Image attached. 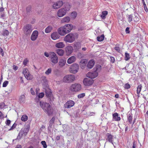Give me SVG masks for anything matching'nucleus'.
<instances>
[{"instance_id":"64","label":"nucleus","mask_w":148,"mask_h":148,"mask_svg":"<svg viewBox=\"0 0 148 148\" xmlns=\"http://www.w3.org/2000/svg\"><path fill=\"white\" fill-rule=\"evenodd\" d=\"M125 32L127 34H129L130 33L129 30V28L128 27H127L125 29Z\"/></svg>"},{"instance_id":"34","label":"nucleus","mask_w":148,"mask_h":148,"mask_svg":"<svg viewBox=\"0 0 148 148\" xmlns=\"http://www.w3.org/2000/svg\"><path fill=\"white\" fill-rule=\"evenodd\" d=\"M21 120L25 122L28 120V116L26 115H23L21 117Z\"/></svg>"},{"instance_id":"18","label":"nucleus","mask_w":148,"mask_h":148,"mask_svg":"<svg viewBox=\"0 0 148 148\" xmlns=\"http://www.w3.org/2000/svg\"><path fill=\"white\" fill-rule=\"evenodd\" d=\"M66 55L69 56L72 53L73 49L71 46H68L66 47Z\"/></svg>"},{"instance_id":"54","label":"nucleus","mask_w":148,"mask_h":148,"mask_svg":"<svg viewBox=\"0 0 148 148\" xmlns=\"http://www.w3.org/2000/svg\"><path fill=\"white\" fill-rule=\"evenodd\" d=\"M124 87L125 88L129 89L130 88V86L129 84L127 83L124 85Z\"/></svg>"},{"instance_id":"5","label":"nucleus","mask_w":148,"mask_h":148,"mask_svg":"<svg viewBox=\"0 0 148 148\" xmlns=\"http://www.w3.org/2000/svg\"><path fill=\"white\" fill-rule=\"evenodd\" d=\"M75 80V76L73 75H65L63 78V82L67 83L72 82Z\"/></svg>"},{"instance_id":"29","label":"nucleus","mask_w":148,"mask_h":148,"mask_svg":"<svg viewBox=\"0 0 148 148\" xmlns=\"http://www.w3.org/2000/svg\"><path fill=\"white\" fill-rule=\"evenodd\" d=\"M81 45L79 42H75L74 44V47L76 49L78 50L81 47Z\"/></svg>"},{"instance_id":"44","label":"nucleus","mask_w":148,"mask_h":148,"mask_svg":"<svg viewBox=\"0 0 148 148\" xmlns=\"http://www.w3.org/2000/svg\"><path fill=\"white\" fill-rule=\"evenodd\" d=\"M77 14V13L76 12H73L71 13V17L74 19L76 17Z\"/></svg>"},{"instance_id":"20","label":"nucleus","mask_w":148,"mask_h":148,"mask_svg":"<svg viewBox=\"0 0 148 148\" xmlns=\"http://www.w3.org/2000/svg\"><path fill=\"white\" fill-rule=\"evenodd\" d=\"M112 118L113 120L116 121H119L121 120V118L119 116L118 114L116 112L112 114Z\"/></svg>"},{"instance_id":"45","label":"nucleus","mask_w":148,"mask_h":148,"mask_svg":"<svg viewBox=\"0 0 148 148\" xmlns=\"http://www.w3.org/2000/svg\"><path fill=\"white\" fill-rule=\"evenodd\" d=\"M25 77L27 79V80H32L33 78V77L32 75H31L29 73Z\"/></svg>"},{"instance_id":"40","label":"nucleus","mask_w":148,"mask_h":148,"mask_svg":"<svg viewBox=\"0 0 148 148\" xmlns=\"http://www.w3.org/2000/svg\"><path fill=\"white\" fill-rule=\"evenodd\" d=\"M142 86L141 84H140L138 86L137 89V94H140L142 89Z\"/></svg>"},{"instance_id":"6","label":"nucleus","mask_w":148,"mask_h":148,"mask_svg":"<svg viewBox=\"0 0 148 148\" xmlns=\"http://www.w3.org/2000/svg\"><path fill=\"white\" fill-rule=\"evenodd\" d=\"M79 68L78 64L76 63H74L70 66L69 71L71 73L75 74L77 72Z\"/></svg>"},{"instance_id":"61","label":"nucleus","mask_w":148,"mask_h":148,"mask_svg":"<svg viewBox=\"0 0 148 148\" xmlns=\"http://www.w3.org/2000/svg\"><path fill=\"white\" fill-rule=\"evenodd\" d=\"M0 54L2 55V56H4L3 51V49L1 48H0Z\"/></svg>"},{"instance_id":"59","label":"nucleus","mask_w":148,"mask_h":148,"mask_svg":"<svg viewBox=\"0 0 148 148\" xmlns=\"http://www.w3.org/2000/svg\"><path fill=\"white\" fill-rule=\"evenodd\" d=\"M31 6H29L26 8V10L27 12H29L31 9Z\"/></svg>"},{"instance_id":"13","label":"nucleus","mask_w":148,"mask_h":148,"mask_svg":"<svg viewBox=\"0 0 148 148\" xmlns=\"http://www.w3.org/2000/svg\"><path fill=\"white\" fill-rule=\"evenodd\" d=\"M63 27L66 34L70 32L73 29V25L70 24H66Z\"/></svg>"},{"instance_id":"27","label":"nucleus","mask_w":148,"mask_h":148,"mask_svg":"<svg viewBox=\"0 0 148 148\" xmlns=\"http://www.w3.org/2000/svg\"><path fill=\"white\" fill-rule=\"evenodd\" d=\"M56 53L60 56H62L64 54V51L62 49H58L56 50Z\"/></svg>"},{"instance_id":"19","label":"nucleus","mask_w":148,"mask_h":148,"mask_svg":"<svg viewBox=\"0 0 148 148\" xmlns=\"http://www.w3.org/2000/svg\"><path fill=\"white\" fill-rule=\"evenodd\" d=\"M107 138L106 140L109 142L111 143L113 145H114L113 142V136L110 133H108L107 135Z\"/></svg>"},{"instance_id":"23","label":"nucleus","mask_w":148,"mask_h":148,"mask_svg":"<svg viewBox=\"0 0 148 148\" xmlns=\"http://www.w3.org/2000/svg\"><path fill=\"white\" fill-rule=\"evenodd\" d=\"M58 34L57 32H54L52 33L51 35V38L53 40H55L59 38L60 36Z\"/></svg>"},{"instance_id":"25","label":"nucleus","mask_w":148,"mask_h":148,"mask_svg":"<svg viewBox=\"0 0 148 148\" xmlns=\"http://www.w3.org/2000/svg\"><path fill=\"white\" fill-rule=\"evenodd\" d=\"M66 60L65 59H61L60 60L59 62V65L60 67H62L65 65Z\"/></svg>"},{"instance_id":"35","label":"nucleus","mask_w":148,"mask_h":148,"mask_svg":"<svg viewBox=\"0 0 148 148\" xmlns=\"http://www.w3.org/2000/svg\"><path fill=\"white\" fill-rule=\"evenodd\" d=\"M25 99V97L24 95H21L19 99V101L20 103L24 102Z\"/></svg>"},{"instance_id":"17","label":"nucleus","mask_w":148,"mask_h":148,"mask_svg":"<svg viewBox=\"0 0 148 148\" xmlns=\"http://www.w3.org/2000/svg\"><path fill=\"white\" fill-rule=\"evenodd\" d=\"M58 32L59 34L61 36H63L66 34L63 26L59 28L58 29Z\"/></svg>"},{"instance_id":"3","label":"nucleus","mask_w":148,"mask_h":148,"mask_svg":"<svg viewBox=\"0 0 148 148\" xmlns=\"http://www.w3.org/2000/svg\"><path fill=\"white\" fill-rule=\"evenodd\" d=\"M50 60L52 64H55L58 62V58L56 54L53 52H50Z\"/></svg>"},{"instance_id":"31","label":"nucleus","mask_w":148,"mask_h":148,"mask_svg":"<svg viewBox=\"0 0 148 148\" xmlns=\"http://www.w3.org/2000/svg\"><path fill=\"white\" fill-rule=\"evenodd\" d=\"M53 27L51 26H49L45 29V32L46 33L50 32L52 30Z\"/></svg>"},{"instance_id":"58","label":"nucleus","mask_w":148,"mask_h":148,"mask_svg":"<svg viewBox=\"0 0 148 148\" xmlns=\"http://www.w3.org/2000/svg\"><path fill=\"white\" fill-rule=\"evenodd\" d=\"M50 52L49 53H48L47 52H45L44 53V55L46 57H49L50 58Z\"/></svg>"},{"instance_id":"47","label":"nucleus","mask_w":148,"mask_h":148,"mask_svg":"<svg viewBox=\"0 0 148 148\" xmlns=\"http://www.w3.org/2000/svg\"><path fill=\"white\" fill-rule=\"evenodd\" d=\"M85 96L84 93H82L78 95L77 96L78 98L79 99L82 98Z\"/></svg>"},{"instance_id":"7","label":"nucleus","mask_w":148,"mask_h":148,"mask_svg":"<svg viewBox=\"0 0 148 148\" xmlns=\"http://www.w3.org/2000/svg\"><path fill=\"white\" fill-rule=\"evenodd\" d=\"M23 30L25 34L29 35L32 31L31 25L29 24L26 25L24 27Z\"/></svg>"},{"instance_id":"60","label":"nucleus","mask_w":148,"mask_h":148,"mask_svg":"<svg viewBox=\"0 0 148 148\" xmlns=\"http://www.w3.org/2000/svg\"><path fill=\"white\" fill-rule=\"evenodd\" d=\"M55 120L54 117H53L51 120L50 121V123H54Z\"/></svg>"},{"instance_id":"63","label":"nucleus","mask_w":148,"mask_h":148,"mask_svg":"<svg viewBox=\"0 0 148 148\" xmlns=\"http://www.w3.org/2000/svg\"><path fill=\"white\" fill-rule=\"evenodd\" d=\"M18 69V67L15 65H13V69L14 71H16Z\"/></svg>"},{"instance_id":"15","label":"nucleus","mask_w":148,"mask_h":148,"mask_svg":"<svg viewBox=\"0 0 148 148\" xmlns=\"http://www.w3.org/2000/svg\"><path fill=\"white\" fill-rule=\"evenodd\" d=\"M38 35V31L35 30L34 31L31 36V39L32 41H34L37 38Z\"/></svg>"},{"instance_id":"2","label":"nucleus","mask_w":148,"mask_h":148,"mask_svg":"<svg viewBox=\"0 0 148 148\" xmlns=\"http://www.w3.org/2000/svg\"><path fill=\"white\" fill-rule=\"evenodd\" d=\"M82 88L81 84L78 83H75L72 84L69 87V90L73 92H78Z\"/></svg>"},{"instance_id":"14","label":"nucleus","mask_w":148,"mask_h":148,"mask_svg":"<svg viewBox=\"0 0 148 148\" xmlns=\"http://www.w3.org/2000/svg\"><path fill=\"white\" fill-rule=\"evenodd\" d=\"M63 4L62 1H59L55 3L53 5V8L54 9H58L61 7Z\"/></svg>"},{"instance_id":"24","label":"nucleus","mask_w":148,"mask_h":148,"mask_svg":"<svg viewBox=\"0 0 148 148\" xmlns=\"http://www.w3.org/2000/svg\"><path fill=\"white\" fill-rule=\"evenodd\" d=\"M132 21L135 22H137L139 20V18L138 17V14L136 13L132 14Z\"/></svg>"},{"instance_id":"21","label":"nucleus","mask_w":148,"mask_h":148,"mask_svg":"<svg viewBox=\"0 0 148 148\" xmlns=\"http://www.w3.org/2000/svg\"><path fill=\"white\" fill-rule=\"evenodd\" d=\"M95 64V62L94 60H90L88 63L87 65V68L89 69H92Z\"/></svg>"},{"instance_id":"16","label":"nucleus","mask_w":148,"mask_h":148,"mask_svg":"<svg viewBox=\"0 0 148 148\" xmlns=\"http://www.w3.org/2000/svg\"><path fill=\"white\" fill-rule=\"evenodd\" d=\"M87 62L88 60L87 59H82L79 63L80 67L82 69H84L85 67Z\"/></svg>"},{"instance_id":"33","label":"nucleus","mask_w":148,"mask_h":148,"mask_svg":"<svg viewBox=\"0 0 148 148\" xmlns=\"http://www.w3.org/2000/svg\"><path fill=\"white\" fill-rule=\"evenodd\" d=\"M9 32L8 30L4 29L3 30L2 33V34L3 36H7L9 34Z\"/></svg>"},{"instance_id":"49","label":"nucleus","mask_w":148,"mask_h":148,"mask_svg":"<svg viewBox=\"0 0 148 148\" xmlns=\"http://www.w3.org/2000/svg\"><path fill=\"white\" fill-rule=\"evenodd\" d=\"M51 71L52 70L51 68L48 69L45 72V73L46 75H48L51 73Z\"/></svg>"},{"instance_id":"50","label":"nucleus","mask_w":148,"mask_h":148,"mask_svg":"<svg viewBox=\"0 0 148 148\" xmlns=\"http://www.w3.org/2000/svg\"><path fill=\"white\" fill-rule=\"evenodd\" d=\"M44 96V94L43 92H41L38 95V97L39 98H42Z\"/></svg>"},{"instance_id":"30","label":"nucleus","mask_w":148,"mask_h":148,"mask_svg":"<svg viewBox=\"0 0 148 148\" xmlns=\"http://www.w3.org/2000/svg\"><path fill=\"white\" fill-rule=\"evenodd\" d=\"M108 12L106 11H103L101 12V17L102 19H104L106 18V16L107 15Z\"/></svg>"},{"instance_id":"62","label":"nucleus","mask_w":148,"mask_h":148,"mask_svg":"<svg viewBox=\"0 0 148 148\" xmlns=\"http://www.w3.org/2000/svg\"><path fill=\"white\" fill-rule=\"evenodd\" d=\"M31 93V94L34 95L35 94V92L34 90V89L33 88H31L30 89Z\"/></svg>"},{"instance_id":"36","label":"nucleus","mask_w":148,"mask_h":148,"mask_svg":"<svg viewBox=\"0 0 148 148\" xmlns=\"http://www.w3.org/2000/svg\"><path fill=\"white\" fill-rule=\"evenodd\" d=\"M29 128L30 126H27L26 128L24 129L23 132L25 135H26L29 132Z\"/></svg>"},{"instance_id":"26","label":"nucleus","mask_w":148,"mask_h":148,"mask_svg":"<svg viewBox=\"0 0 148 148\" xmlns=\"http://www.w3.org/2000/svg\"><path fill=\"white\" fill-rule=\"evenodd\" d=\"M55 46L58 48H62L65 47V45L62 42H60L56 43Z\"/></svg>"},{"instance_id":"53","label":"nucleus","mask_w":148,"mask_h":148,"mask_svg":"<svg viewBox=\"0 0 148 148\" xmlns=\"http://www.w3.org/2000/svg\"><path fill=\"white\" fill-rule=\"evenodd\" d=\"M5 106V104L4 103H0V109H2L4 108Z\"/></svg>"},{"instance_id":"4","label":"nucleus","mask_w":148,"mask_h":148,"mask_svg":"<svg viewBox=\"0 0 148 148\" xmlns=\"http://www.w3.org/2000/svg\"><path fill=\"white\" fill-rule=\"evenodd\" d=\"M75 40V37L73 34L70 33L66 35L64 38V40L66 42L72 43Z\"/></svg>"},{"instance_id":"12","label":"nucleus","mask_w":148,"mask_h":148,"mask_svg":"<svg viewBox=\"0 0 148 148\" xmlns=\"http://www.w3.org/2000/svg\"><path fill=\"white\" fill-rule=\"evenodd\" d=\"M75 104L74 102L72 100L68 101L64 104V107L65 108H70L74 106Z\"/></svg>"},{"instance_id":"51","label":"nucleus","mask_w":148,"mask_h":148,"mask_svg":"<svg viewBox=\"0 0 148 148\" xmlns=\"http://www.w3.org/2000/svg\"><path fill=\"white\" fill-rule=\"evenodd\" d=\"M8 84V81H5L3 83V87H6Z\"/></svg>"},{"instance_id":"56","label":"nucleus","mask_w":148,"mask_h":148,"mask_svg":"<svg viewBox=\"0 0 148 148\" xmlns=\"http://www.w3.org/2000/svg\"><path fill=\"white\" fill-rule=\"evenodd\" d=\"M11 123V121L9 119H7L5 121V123L8 126H9Z\"/></svg>"},{"instance_id":"46","label":"nucleus","mask_w":148,"mask_h":148,"mask_svg":"<svg viewBox=\"0 0 148 148\" xmlns=\"http://www.w3.org/2000/svg\"><path fill=\"white\" fill-rule=\"evenodd\" d=\"M118 46L119 45L118 44H117L114 47V49L118 52H119L120 51V49Z\"/></svg>"},{"instance_id":"42","label":"nucleus","mask_w":148,"mask_h":148,"mask_svg":"<svg viewBox=\"0 0 148 148\" xmlns=\"http://www.w3.org/2000/svg\"><path fill=\"white\" fill-rule=\"evenodd\" d=\"M129 4L128 3H125L123 5V8L125 10H127L129 7Z\"/></svg>"},{"instance_id":"28","label":"nucleus","mask_w":148,"mask_h":148,"mask_svg":"<svg viewBox=\"0 0 148 148\" xmlns=\"http://www.w3.org/2000/svg\"><path fill=\"white\" fill-rule=\"evenodd\" d=\"M70 18L69 17H65L62 19L61 22L62 23H68L70 21Z\"/></svg>"},{"instance_id":"39","label":"nucleus","mask_w":148,"mask_h":148,"mask_svg":"<svg viewBox=\"0 0 148 148\" xmlns=\"http://www.w3.org/2000/svg\"><path fill=\"white\" fill-rule=\"evenodd\" d=\"M133 120V117L132 116V114H129L127 118V120L131 124L132 123Z\"/></svg>"},{"instance_id":"41","label":"nucleus","mask_w":148,"mask_h":148,"mask_svg":"<svg viewBox=\"0 0 148 148\" xmlns=\"http://www.w3.org/2000/svg\"><path fill=\"white\" fill-rule=\"evenodd\" d=\"M130 58V56L128 53H125V61H127L129 60Z\"/></svg>"},{"instance_id":"1","label":"nucleus","mask_w":148,"mask_h":148,"mask_svg":"<svg viewBox=\"0 0 148 148\" xmlns=\"http://www.w3.org/2000/svg\"><path fill=\"white\" fill-rule=\"evenodd\" d=\"M40 105L44 112L48 115L50 116L52 114L53 110L49 103L40 101Z\"/></svg>"},{"instance_id":"11","label":"nucleus","mask_w":148,"mask_h":148,"mask_svg":"<svg viewBox=\"0 0 148 148\" xmlns=\"http://www.w3.org/2000/svg\"><path fill=\"white\" fill-rule=\"evenodd\" d=\"M98 75V73L97 72L95 71L92 72H89L86 75L87 77L91 79L95 78Z\"/></svg>"},{"instance_id":"48","label":"nucleus","mask_w":148,"mask_h":148,"mask_svg":"<svg viewBox=\"0 0 148 148\" xmlns=\"http://www.w3.org/2000/svg\"><path fill=\"white\" fill-rule=\"evenodd\" d=\"M41 143L44 148H46L47 147V145L45 141H42L41 142Z\"/></svg>"},{"instance_id":"43","label":"nucleus","mask_w":148,"mask_h":148,"mask_svg":"<svg viewBox=\"0 0 148 148\" xmlns=\"http://www.w3.org/2000/svg\"><path fill=\"white\" fill-rule=\"evenodd\" d=\"M127 19L129 23L132 21V14L127 16Z\"/></svg>"},{"instance_id":"57","label":"nucleus","mask_w":148,"mask_h":148,"mask_svg":"<svg viewBox=\"0 0 148 148\" xmlns=\"http://www.w3.org/2000/svg\"><path fill=\"white\" fill-rule=\"evenodd\" d=\"M110 61L112 63L114 62L115 59L114 58V57L112 56L110 57Z\"/></svg>"},{"instance_id":"8","label":"nucleus","mask_w":148,"mask_h":148,"mask_svg":"<svg viewBox=\"0 0 148 148\" xmlns=\"http://www.w3.org/2000/svg\"><path fill=\"white\" fill-rule=\"evenodd\" d=\"M45 95L49 99L50 101H52L53 100L54 98L51 90L49 88H47L45 90Z\"/></svg>"},{"instance_id":"22","label":"nucleus","mask_w":148,"mask_h":148,"mask_svg":"<svg viewBox=\"0 0 148 148\" xmlns=\"http://www.w3.org/2000/svg\"><path fill=\"white\" fill-rule=\"evenodd\" d=\"M76 58L75 56H72L70 57L67 60V63L69 64H71L74 62L76 60Z\"/></svg>"},{"instance_id":"10","label":"nucleus","mask_w":148,"mask_h":148,"mask_svg":"<svg viewBox=\"0 0 148 148\" xmlns=\"http://www.w3.org/2000/svg\"><path fill=\"white\" fill-rule=\"evenodd\" d=\"M67 10L66 8H61L59 10L57 13L58 17H61L64 16L66 14Z\"/></svg>"},{"instance_id":"37","label":"nucleus","mask_w":148,"mask_h":148,"mask_svg":"<svg viewBox=\"0 0 148 148\" xmlns=\"http://www.w3.org/2000/svg\"><path fill=\"white\" fill-rule=\"evenodd\" d=\"M101 65L99 64H97L96 66V70L95 71L97 72H99L101 71Z\"/></svg>"},{"instance_id":"38","label":"nucleus","mask_w":148,"mask_h":148,"mask_svg":"<svg viewBox=\"0 0 148 148\" xmlns=\"http://www.w3.org/2000/svg\"><path fill=\"white\" fill-rule=\"evenodd\" d=\"M23 73L24 74L25 77L29 73L28 70L27 69H24L23 70Z\"/></svg>"},{"instance_id":"55","label":"nucleus","mask_w":148,"mask_h":148,"mask_svg":"<svg viewBox=\"0 0 148 148\" xmlns=\"http://www.w3.org/2000/svg\"><path fill=\"white\" fill-rule=\"evenodd\" d=\"M16 125V124L14 123L12 126L11 128L9 130H11L14 129L15 128Z\"/></svg>"},{"instance_id":"52","label":"nucleus","mask_w":148,"mask_h":148,"mask_svg":"<svg viewBox=\"0 0 148 148\" xmlns=\"http://www.w3.org/2000/svg\"><path fill=\"white\" fill-rule=\"evenodd\" d=\"M28 62V60L27 58L24 59L23 62V64L25 66L26 65L27 63Z\"/></svg>"},{"instance_id":"9","label":"nucleus","mask_w":148,"mask_h":148,"mask_svg":"<svg viewBox=\"0 0 148 148\" xmlns=\"http://www.w3.org/2000/svg\"><path fill=\"white\" fill-rule=\"evenodd\" d=\"M94 82L93 80L90 78H85L84 79L83 83L85 86H89L92 85Z\"/></svg>"},{"instance_id":"32","label":"nucleus","mask_w":148,"mask_h":148,"mask_svg":"<svg viewBox=\"0 0 148 148\" xmlns=\"http://www.w3.org/2000/svg\"><path fill=\"white\" fill-rule=\"evenodd\" d=\"M104 38V36L103 34H102L100 36H98L97 38V40L99 42L103 41Z\"/></svg>"}]
</instances>
